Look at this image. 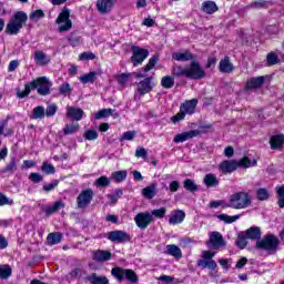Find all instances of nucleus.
<instances>
[{
    "label": "nucleus",
    "instance_id": "nucleus-19",
    "mask_svg": "<svg viewBox=\"0 0 284 284\" xmlns=\"http://www.w3.org/2000/svg\"><path fill=\"white\" fill-rule=\"evenodd\" d=\"M37 65H48L50 63L51 59L50 55L45 54L43 51H36L33 57Z\"/></svg>",
    "mask_w": 284,
    "mask_h": 284
},
{
    "label": "nucleus",
    "instance_id": "nucleus-64",
    "mask_svg": "<svg viewBox=\"0 0 284 284\" xmlns=\"http://www.w3.org/2000/svg\"><path fill=\"white\" fill-rule=\"evenodd\" d=\"M29 179L32 183H41V181H43V175L40 173H30Z\"/></svg>",
    "mask_w": 284,
    "mask_h": 284
},
{
    "label": "nucleus",
    "instance_id": "nucleus-52",
    "mask_svg": "<svg viewBox=\"0 0 284 284\" xmlns=\"http://www.w3.org/2000/svg\"><path fill=\"white\" fill-rule=\"evenodd\" d=\"M235 245H237L240 250H245V247H247V237L244 234H240L237 236Z\"/></svg>",
    "mask_w": 284,
    "mask_h": 284
},
{
    "label": "nucleus",
    "instance_id": "nucleus-10",
    "mask_svg": "<svg viewBox=\"0 0 284 284\" xmlns=\"http://www.w3.org/2000/svg\"><path fill=\"white\" fill-rule=\"evenodd\" d=\"M132 52L133 54L131 57V61L135 67L141 65V63H143V61L150 57V51L140 47H132Z\"/></svg>",
    "mask_w": 284,
    "mask_h": 284
},
{
    "label": "nucleus",
    "instance_id": "nucleus-49",
    "mask_svg": "<svg viewBox=\"0 0 284 284\" xmlns=\"http://www.w3.org/2000/svg\"><path fill=\"white\" fill-rule=\"evenodd\" d=\"M184 187L187 190V192H199V185H196L192 179H186L184 181Z\"/></svg>",
    "mask_w": 284,
    "mask_h": 284
},
{
    "label": "nucleus",
    "instance_id": "nucleus-47",
    "mask_svg": "<svg viewBox=\"0 0 284 284\" xmlns=\"http://www.w3.org/2000/svg\"><path fill=\"white\" fill-rule=\"evenodd\" d=\"M256 197L258 201H267V199H270V191L265 187L257 189Z\"/></svg>",
    "mask_w": 284,
    "mask_h": 284
},
{
    "label": "nucleus",
    "instance_id": "nucleus-35",
    "mask_svg": "<svg viewBox=\"0 0 284 284\" xmlns=\"http://www.w3.org/2000/svg\"><path fill=\"white\" fill-rule=\"evenodd\" d=\"M166 253L170 256H174V258H181L183 256L181 248L174 244L166 245Z\"/></svg>",
    "mask_w": 284,
    "mask_h": 284
},
{
    "label": "nucleus",
    "instance_id": "nucleus-40",
    "mask_svg": "<svg viewBox=\"0 0 284 284\" xmlns=\"http://www.w3.org/2000/svg\"><path fill=\"white\" fill-rule=\"evenodd\" d=\"M256 165V160H250V158L244 156L237 161V168H254Z\"/></svg>",
    "mask_w": 284,
    "mask_h": 284
},
{
    "label": "nucleus",
    "instance_id": "nucleus-45",
    "mask_svg": "<svg viewBox=\"0 0 284 284\" xmlns=\"http://www.w3.org/2000/svg\"><path fill=\"white\" fill-rule=\"evenodd\" d=\"M10 116H8L6 120H3L0 123V136H10V134H12V130H8L7 132H4L6 128H8V121H9ZM0 145H1V140H0Z\"/></svg>",
    "mask_w": 284,
    "mask_h": 284
},
{
    "label": "nucleus",
    "instance_id": "nucleus-61",
    "mask_svg": "<svg viewBox=\"0 0 284 284\" xmlns=\"http://www.w3.org/2000/svg\"><path fill=\"white\" fill-rule=\"evenodd\" d=\"M130 77H132V73H122L118 78V82L120 85H128V81H130Z\"/></svg>",
    "mask_w": 284,
    "mask_h": 284
},
{
    "label": "nucleus",
    "instance_id": "nucleus-55",
    "mask_svg": "<svg viewBox=\"0 0 284 284\" xmlns=\"http://www.w3.org/2000/svg\"><path fill=\"white\" fill-rule=\"evenodd\" d=\"M41 170L42 172H44V174H54L57 172V169L54 168V165L48 162L42 163Z\"/></svg>",
    "mask_w": 284,
    "mask_h": 284
},
{
    "label": "nucleus",
    "instance_id": "nucleus-44",
    "mask_svg": "<svg viewBox=\"0 0 284 284\" xmlns=\"http://www.w3.org/2000/svg\"><path fill=\"white\" fill-rule=\"evenodd\" d=\"M12 276V267L10 265L0 266V278L6 280Z\"/></svg>",
    "mask_w": 284,
    "mask_h": 284
},
{
    "label": "nucleus",
    "instance_id": "nucleus-25",
    "mask_svg": "<svg viewBox=\"0 0 284 284\" xmlns=\"http://www.w3.org/2000/svg\"><path fill=\"white\" fill-rule=\"evenodd\" d=\"M97 77H101V71L89 72V73L80 77L79 80L83 84H85V83H94L97 81Z\"/></svg>",
    "mask_w": 284,
    "mask_h": 284
},
{
    "label": "nucleus",
    "instance_id": "nucleus-32",
    "mask_svg": "<svg viewBox=\"0 0 284 284\" xmlns=\"http://www.w3.org/2000/svg\"><path fill=\"white\" fill-rule=\"evenodd\" d=\"M142 196H144V199H154V196H156V184L153 183L144 189H142Z\"/></svg>",
    "mask_w": 284,
    "mask_h": 284
},
{
    "label": "nucleus",
    "instance_id": "nucleus-58",
    "mask_svg": "<svg viewBox=\"0 0 284 284\" xmlns=\"http://www.w3.org/2000/svg\"><path fill=\"white\" fill-rule=\"evenodd\" d=\"M43 17H45V13L41 9H38V10L31 12V14H30L31 21H39V19H43Z\"/></svg>",
    "mask_w": 284,
    "mask_h": 284
},
{
    "label": "nucleus",
    "instance_id": "nucleus-28",
    "mask_svg": "<svg viewBox=\"0 0 284 284\" xmlns=\"http://www.w3.org/2000/svg\"><path fill=\"white\" fill-rule=\"evenodd\" d=\"M202 11L206 14H214V12L219 11V6H216V2L214 1H204L202 3Z\"/></svg>",
    "mask_w": 284,
    "mask_h": 284
},
{
    "label": "nucleus",
    "instance_id": "nucleus-62",
    "mask_svg": "<svg viewBox=\"0 0 284 284\" xmlns=\"http://www.w3.org/2000/svg\"><path fill=\"white\" fill-rule=\"evenodd\" d=\"M134 136H136V131H126L120 138V141H133Z\"/></svg>",
    "mask_w": 284,
    "mask_h": 284
},
{
    "label": "nucleus",
    "instance_id": "nucleus-63",
    "mask_svg": "<svg viewBox=\"0 0 284 284\" xmlns=\"http://www.w3.org/2000/svg\"><path fill=\"white\" fill-rule=\"evenodd\" d=\"M69 43L73 48H77V45H81V37L78 36H70L69 37Z\"/></svg>",
    "mask_w": 284,
    "mask_h": 284
},
{
    "label": "nucleus",
    "instance_id": "nucleus-8",
    "mask_svg": "<svg viewBox=\"0 0 284 284\" xmlns=\"http://www.w3.org/2000/svg\"><path fill=\"white\" fill-rule=\"evenodd\" d=\"M214 256H216V252L203 251L202 260L197 261V266L203 268L207 267V270H215L219 265L216 264V261L212 260Z\"/></svg>",
    "mask_w": 284,
    "mask_h": 284
},
{
    "label": "nucleus",
    "instance_id": "nucleus-9",
    "mask_svg": "<svg viewBox=\"0 0 284 284\" xmlns=\"http://www.w3.org/2000/svg\"><path fill=\"white\" fill-rule=\"evenodd\" d=\"M153 221L151 212H140L134 216V222L140 230H148Z\"/></svg>",
    "mask_w": 284,
    "mask_h": 284
},
{
    "label": "nucleus",
    "instance_id": "nucleus-26",
    "mask_svg": "<svg viewBox=\"0 0 284 284\" xmlns=\"http://www.w3.org/2000/svg\"><path fill=\"white\" fill-rule=\"evenodd\" d=\"M85 278L91 284H110V280H108L105 276H99L97 273H92Z\"/></svg>",
    "mask_w": 284,
    "mask_h": 284
},
{
    "label": "nucleus",
    "instance_id": "nucleus-21",
    "mask_svg": "<svg viewBox=\"0 0 284 284\" xmlns=\"http://www.w3.org/2000/svg\"><path fill=\"white\" fill-rule=\"evenodd\" d=\"M67 116L73 119L74 121H81L83 119V111L79 108L68 106Z\"/></svg>",
    "mask_w": 284,
    "mask_h": 284
},
{
    "label": "nucleus",
    "instance_id": "nucleus-60",
    "mask_svg": "<svg viewBox=\"0 0 284 284\" xmlns=\"http://www.w3.org/2000/svg\"><path fill=\"white\" fill-rule=\"evenodd\" d=\"M110 115H112V109H102L95 114V119H106Z\"/></svg>",
    "mask_w": 284,
    "mask_h": 284
},
{
    "label": "nucleus",
    "instance_id": "nucleus-20",
    "mask_svg": "<svg viewBox=\"0 0 284 284\" xmlns=\"http://www.w3.org/2000/svg\"><path fill=\"white\" fill-rule=\"evenodd\" d=\"M196 105H199V100L192 99L185 101L180 108L185 114H192L196 110Z\"/></svg>",
    "mask_w": 284,
    "mask_h": 284
},
{
    "label": "nucleus",
    "instance_id": "nucleus-6",
    "mask_svg": "<svg viewBox=\"0 0 284 284\" xmlns=\"http://www.w3.org/2000/svg\"><path fill=\"white\" fill-rule=\"evenodd\" d=\"M55 23L58 24V32H69L72 30V20H70V9H63L58 16Z\"/></svg>",
    "mask_w": 284,
    "mask_h": 284
},
{
    "label": "nucleus",
    "instance_id": "nucleus-59",
    "mask_svg": "<svg viewBox=\"0 0 284 284\" xmlns=\"http://www.w3.org/2000/svg\"><path fill=\"white\" fill-rule=\"evenodd\" d=\"M168 212V210L165 207H160L158 210H153L151 212V215L155 219H163L165 216V213Z\"/></svg>",
    "mask_w": 284,
    "mask_h": 284
},
{
    "label": "nucleus",
    "instance_id": "nucleus-54",
    "mask_svg": "<svg viewBox=\"0 0 284 284\" xmlns=\"http://www.w3.org/2000/svg\"><path fill=\"white\" fill-rule=\"evenodd\" d=\"M281 60L278 59V55H276L274 52H270L266 55V63L267 65H276Z\"/></svg>",
    "mask_w": 284,
    "mask_h": 284
},
{
    "label": "nucleus",
    "instance_id": "nucleus-43",
    "mask_svg": "<svg viewBox=\"0 0 284 284\" xmlns=\"http://www.w3.org/2000/svg\"><path fill=\"white\" fill-rule=\"evenodd\" d=\"M112 179L116 183H123V181H125V179H128V171H115L112 173Z\"/></svg>",
    "mask_w": 284,
    "mask_h": 284
},
{
    "label": "nucleus",
    "instance_id": "nucleus-3",
    "mask_svg": "<svg viewBox=\"0 0 284 284\" xmlns=\"http://www.w3.org/2000/svg\"><path fill=\"white\" fill-rule=\"evenodd\" d=\"M28 21V14L23 11H18L13 14L7 24L8 34H19L23 24Z\"/></svg>",
    "mask_w": 284,
    "mask_h": 284
},
{
    "label": "nucleus",
    "instance_id": "nucleus-12",
    "mask_svg": "<svg viewBox=\"0 0 284 284\" xmlns=\"http://www.w3.org/2000/svg\"><path fill=\"white\" fill-rule=\"evenodd\" d=\"M106 239L112 243H128L130 234L125 231H111L108 233Z\"/></svg>",
    "mask_w": 284,
    "mask_h": 284
},
{
    "label": "nucleus",
    "instance_id": "nucleus-16",
    "mask_svg": "<svg viewBox=\"0 0 284 284\" xmlns=\"http://www.w3.org/2000/svg\"><path fill=\"white\" fill-rule=\"evenodd\" d=\"M119 0H98L97 8L98 12H101V14H108L112 8H114V3H116Z\"/></svg>",
    "mask_w": 284,
    "mask_h": 284
},
{
    "label": "nucleus",
    "instance_id": "nucleus-57",
    "mask_svg": "<svg viewBox=\"0 0 284 284\" xmlns=\"http://www.w3.org/2000/svg\"><path fill=\"white\" fill-rule=\"evenodd\" d=\"M156 63H159V57L153 55L152 58H150L148 64L144 67V72H150V70H152V68H154Z\"/></svg>",
    "mask_w": 284,
    "mask_h": 284
},
{
    "label": "nucleus",
    "instance_id": "nucleus-56",
    "mask_svg": "<svg viewBox=\"0 0 284 284\" xmlns=\"http://www.w3.org/2000/svg\"><path fill=\"white\" fill-rule=\"evenodd\" d=\"M83 138L87 141H97V139H99V133L94 130H88L84 132Z\"/></svg>",
    "mask_w": 284,
    "mask_h": 284
},
{
    "label": "nucleus",
    "instance_id": "nucleus-42",
    "mask_svg": "<svg viewBox=\"0 0 284 284\" xmlns=\"http://www.w3.org/2000/svg\"><path fill=\"white\" fill-rule=\"evenodd\" d=\"M272 6V2H267L266 0H255L250 3V8L261 10V8H270Z\"/></svg>",
    "mask_w": 284,
    "mask_h": 284
},
{
    "label": "nucleus",
    "instance_id": "nucleus-5",
    "mask_svg": "<svg viewBox=\"0 0 284 284\" xmlns=\"http://www.w3.org/2000/svg\"><path fill=\"white\" fill-rule=\"evenodd\" d=\"M278 237L268 234L256 242V247L257 250H264L265 252H276V250H278Z\"/></svg>",
    "mask_w": 284,
    "mask_h": 284
},
{
    "label": "nucleus",
    "instance_id": "nucleus-38",
    "mask_svg": "<svg viewBox=\"0 0 284 284\" xmlns=\"http://www.w3.org/2000/svg\"><path fill=\"white\" fill-rule=\"evenodd\" d=\"M80 130V126L78 122H73L71 124H65L63 128V134L65 136H70V134H77V132Z\"/></svg>",
    "mask_w": 284,
    "mask_h": 284
},
{
    "label": "nucleus",
    "instance_id": "nucleus-22",
    "mask_svg": "<svg viewBox=\"0 0 284 284\" xmlns=\"http://www.w3.org/2000/svg\"><path fill=\"white\" fill-rule=\"evenodd\" d=\"M265 83V77L251 78L246 82V90H256Z\"/></svg>",
    "mask_w": 284,
    "mask_h": 284
},
{
    "label": "nucleus",
    "instance_id": "nucleus-51",
    "mask_svg": "<svg viewBox=\"0 0 284 284\" xmlns=\"http://www.w3.org/2000/svg\"><path fill=\"white\" fill-rule=\"evenodd\" d=\"M59 110V106L57 104L52 103L47 106L44 110V116H54L57 114V111Z\"/></svg>",
    "mask_w": 284,
    "mask_h": 284
},
{
    "label": "nucleus",
    "instance_id": "nucleus-31",
    "mask_svg": "<svg viewBox=\"0 0 284 284\" xmlns=\"http://www.w3.org/2000/svg\"><path fill=\"white\" fill-rule=\"evenodd\" d=\"M219 183V178L213 173H209L204 176V185H206V187H217Z\"/></svg>",
    "mask_w": 284,
    "mask_h": 284
},
{
    "label": "nucleus",
    "instance_id": "nucleus-23",
    "mask_svg": "<svg viewBox=\"0 0 284 284\" xmlns=\"http://www.w3.org/2000/svg\"><path fill=\"white\" fill-rule=\"evenodd\" d=\"M220 72H223L224 74H230L231 72H234V64L230 62V57H225L223 60L220 61Z\"/></svg>",
    "mask_w": 284,
    "mask_h": 284
},
{
    "label": "nucleus",
    "instance_id": "nucleus-34",
    "mask_svg": "<svg viewBox=\"0 0 284 284\" xmlns=\"http://www.w3.org/2000/svg\"><path fill=\"white\" fill-rule=\"evenodd\" d=\"M171 74L174 78H181V77H186L187 78V68H183L181 65H173L171 69Z\"/></svg>",
    "mask_w": 284,
    "mask_h": 284
},
{
    "label": "nucleus",
    "instance_id": "nucleus-15",
    "mask_svg": "<svg viewBox=\"0 0 284 284\" xmlns=\"http://www.w3.org/2000/svg\"><path fill=\"white\" fill-rule=\"evenodd\" d=\"M195 136H201V131L191 130L183 133H179L174 136V143H184V141H190V139H194Z\"/></svg>",
    "mask_w": 284,
    "mask_h": 284
},
{
    "label": "nucleus",
    "instance_id": "nucleus-7",
    "mask_svg": "<svg viewBox=\"0 0 284 284\" xmlns=\"http://www.w3.org/2000/svg\"><path fill=\"white\" fill-rule=\"evenodd\" d=\"M205 70H203L201 64L196 61H192L190 67L186 68V79L199 81L201 79H205Z\"/></svg>",
    "mask_w": 284,
    "mask_h": 284
},
{
    "label": "nucleus",
    "instance_id": "nucleus-36",
    "mask_svg": "<svg viewBox=\"0 0 284 284\" xmlns=\"http://www.w3.org/2000/svg\"><path fill=\"white\" fill-rule=\"evenodd\" d=\"M65 207V204L62 201H57L53 203V205L45 209L47 216H50L54 214V212H59V210H63Z\"/></svg>",
    "mask_w": 284,
    "mask_h": 284
},
{
    "label": "nucleus",
    "instance_id": "nucleus-48",
    "mask_svg": "<svg viewBox=\"0 0 284 284\" xmlns=\"http://www.w3.org/2000/svg\"><path fill=\"white\" fill-rule=\"evenodd\" d=\"M217 219L220 221H224V223H234L236 221H239L241 219V215H234V216H230L227 214H220L217 215Z\"/></svg>",
    "mask_w": 284,
    "mask_h": 284
},
{
    "label": "nucleus",
    "instance_id": "nucleus-27",
    "mask_svg": "<svg viewBox=\"0 0 284 284\" xmlns=\"http://www.w3.org/2000/svg\"><path fill=\"white\" fill-rule=\"evenodd\" d=\"M172 59L174 61H192L194 59V55L190 51H184V52H174L172 54Z\"/></svg>",
    "mask_w": 284,
    "mask_h": 284
},
{
    "label": "nucleus",
    "instance_id": "nucleus-17",
    "mask_svg": "<svg viewBox=\"0 0 284 284\" xmlns=\"http://www.w3.org/2000/svg\"><path fill=\"white\" fill-rule=\"evenodd\" d=\"M185 221V211L183 210H174L171 212L169 224L170 225H179Z\"/></svg>",
    "mask_w": 284,
    "mask_h": 284
},
{
    "label": "nucleus",
    "instance_id": "nucleus-14",
    "mask_svg": "<svg viewBox=\"0 0 284 284\" xmlns=\"http://www.w3.org/2000/svg\"><path fill=\"white\" fill-rule=\"evenodd\" d=\"M220 172L222 174H232L239 170V162L236 160H224L219 165Z\"/></svg>",
    "mask_w": 284,
    "mask_h": 284
},
{
    "label": "nucleus",
    "instance_id": "nucleus-11",
    "mask_svg": "<svg viewBox=\"0 0 284 284\" xmlns=\"http://www.w3.org/2000/svg\"><path fill=\"white\" fill-rule=\"evenodd\" d=\"M93 197H94V192L92 191V189L83 190L77 197L78 207L80 210H84V207H88V205L92 203Z\"/></svg>",
    "mask_w": 284,
    "mask_h": 284
},
{
    "label": "nucleus",
    "instance_id": "nucleus-24",
    "mask_svg": "<svg viewBox=\"0 0 284 284\" xmlns=\"http://www.w3.org/2000/svg\"><path fill=\"white\" fill-rule=\"evenodd\" d=\"M110 258H112V253L110 251L99 250L93 252V261L105 263V261H110Z\"/></svg>",
    "mask_w": 284,
    "mask_h": 284
},
{
    "label": "nucleus",
    "instance_id": "nucleus-46",
    "mask_svg": "<svg viewBox=\"0 0 284 284\" xmlns=\"http://www.w3.org/2000/svg\"><path fill=\"white\" fill-rule=\"evenodd\" d=\"M95 187H108L110 185V179L105 175L100 176L94 181Z\"/></svg>",
    "mask_w": 284,
    "mask_h": 284
},
{
    "label": "nucleus",
    "instance_id": "nucleus-18",
    "mask_svg": "<svg viewBox=\"0 0 284 284\" xmlns=\"http://www.w3.org/2000/svg\"><path fill=\"white\" fill-rule=\"evenodd\" d=\"M152 88H154L152 78H145L138 84V92L139 94H149V92H152Z\"/></svg>",
    "mask_w": 284,
    "mask_h": 284
},
{
    "label": "nucleus",
    "instance_id": "nucleus-53",
    "mask_svg": "<svg viewBox=\"0 0 284 284\" xmlns=\"http://www.w3.org/2000/svg\"><path fill=\"white\" fill-rule=\"evenodd\" d=\"M276 192H277V197H278V201H277V205L278 207H284V184L280 187H276Z\"/></svg>",
    "mask_w": 284,
    "mask_h": 284
},
{
    "label": "nucleus",
    "instance_id": "nucleus-37",
    "mask_svg": "<svg viewBox=\"0 0 284 284\" xmlns=\"http://www.w3.org/2000/svg\"><path fill=\"white\" fill-rule=\"evenodd\" d=\"M284 135H273L270 140L272 150H278L283 146Z\"/></svg>",
    "mask_w": 284,
    "mask_h": 284
},
{
    "label": "nucleus",
    "instance_id": "nucleus-29",
    "mask_svg": "<svg viewBox=\"0 0 284 284\" xmlns=\"http://www.w3.org/2000/svg\"><path fill=\"white\" fill-rule=\"evenodd\" d=\"M18 163L19 161L17 160V158H11L10 162L0 172L2 174H14Z\"/></svg>",
    "mask_w": 284,
    "mask_h": 284
},
{
    "label": "nucleus",
    "instance_id": "nucleus-2",
    "mask_svg": "<svg viewBox=\"0 0 284 284\" xmlns=\"http://www.w3.org/2000/svg\"><path fill=\"white\" fill-rule=\"evenodd\" d=\"M252 205V199L247 192H236L230 196L229 204L224 207H232L233 210H245Z\"/></svg>",
    "mask_w": 284,
    "mask_h": 284
},
{
    "label": "nucleus",
    "instance_id": "nucleus-50",
    "mask_svg": "<svg viewBox=\"0 0 284 284\" xmlns=\"http://www.w3.org/2000/svg\"><path fill=\"white\" fill-rule=\"evenodd\" d=\"M59 94H62V97H68L69 94H72V87H70V83L64 82L59 88Z\"/></svg>",
    "mask_w": 284,
    "mask_h": 284
},
{
    "label": "nucleus",
    "instance_id": "nucleus-4",
    "mask_svg": "<svg viewBox=\"0 0 284 284\" xmlns=\"http://www.w3.org/2000/svg\"><path fill=\"white\" fill-rule=\"evenodd\" d=\"M111 274L116 278V281H123V278H126L129 283H139V276L130 268L115 266L111 270Z\"/></svg>",
    "mask_w": 284,
    "mask_h": 284
},
{
    "label": "nucleus",
    "instance_id": "nucleus-1",
    "mask_svg": "<svg viewBox=\"0 0 284 284\" xmlns=\"http://www.w3.org/2000/svg\"><path fill=\"white\" fill-rule=\"evenodd\" d=\"M52 88V82L48 80L45 77H40L27 84H24V90H18L17 91V97L18 99H26L30 94L31 90H37L38 94L40 97H48L50 94V89Z\"/></svg>",
    "mask_w": 284,
    "mask_h": 284
},
{
    "label": "nucleus",
    "instance_id": "nucleus-30",
    "mask_svg": "<svg viewBox=\"0 0 284 284\" xmlns=\"http://www.w3.org/2000/svg\"><path fill=\"white\" fill-rule=\"evenodd\" d=\"M246 239H250L251 241H258L261 239V229L258 226L247 229Z\"/></svg>",
    "mask_w": 284,
    "mask_h": 284
},
{
    "label": "nucleus",
    "instance_id": "nucleus-39",
    "mask_svg": "<svg viewBox=\"0 0 284 284\" xmlns=\"http://www.w3.org/2000/svg\"><path fill=\"white\" fill-rule=\"evenodd\" d=\"M161 85L165 90H172L174 88V77L172 75H165L161 79Z\"/></svg>",
    "mask_w": 284,
    "mask_h": 284
},
{
    "label": "nucleus",
    "instance_id": "nucleus-13",
    "mask_svg": "<svg viewBox=\"0 0 284 284\" xmlns=\"http://www.w3.org/2000/svg\"><path fill=\"white\" fill-rule=\"evenodd\" d=\"M206 245L213 250H219V247L225 246V240L223 239V235L215 231L210 234Z\"/></svg>",
    "mask_w": 284,
    "mask_h": 284
},
{
    "label": "nucleus",
    "instance_id": "nucleus-41",
    "mask_svg": "<svg viewBox=\"0 0 284 284\" xmlns=\"http://www.w3.org/2000/svg\"><path fill=\"white\" fill-rule=\"evenodd\" d=\"M31 119H45V108L42 105L36 106L32 111Z\"/></svg>",
    "mask_w": 284,
    "mask_h": 284
},
{
    "label": "nucleus",
    "instance_id": "nucleus-33",
    "mask_svg": "<svg viewBox=\"0 0 284 284\" xmlns=\"http://www.w3.org/2000/svg\"><path fill=\"white\" fill-rule=\"evenodd\" d=\"M62 239H63V235L59 232L50 233L47 236V243L48 245H59Z\"/></svg>",
    "mask_w": 284,
    "mask_h": 284
}]
</instances>
